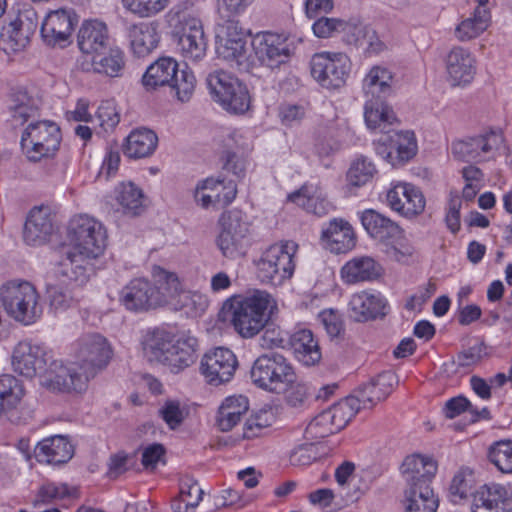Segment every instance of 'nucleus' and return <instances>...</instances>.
<instances>
[{"label": "nucleus", "mask_w": 512, "mask_h": 512, "mask_svg": "<svg viewBox=\"0 0 512 512\" xmlns=\"http://www.w3.org/2000/svg\"><path fill=\"white\" fill-rule=\"evenodd\" d=\"M38 27V16L33 8L19 11L16 18L3 27L0 47L6 53L23 50Z\"/></svg>", "instance_id": "obj_14"}, {"label": "nucleus", "mask_w": 512, "mask_h": 512, "mask_svg": "<svg viewBox=\"0 0 512 512\" xmlns=\"http://www.w3.org/2000/svg\"><path fill=\"white\" fill-rule=\"evenodd\" d=\"M490 12H477L471 17L466 18L455 29V36L459 41L465 42L472 40L482 34L490 25Z\"/></svg>", "instance_id": "obj_48"}, {"label": "nucleus", "mask_w": 512, "mask_h": 512, "mask_svg": "<svg viewBox=\"0 0 512 512\" xmlns=\"http://www.w3.org/2000/svg\"><path fill=\"white\" fill-rule=\"evenodd\" d=\"M165 20L172 33L178 39L195 35L204 34L203 25L200 19L192 16L190 12L182 5H175L165 15Z\"/></svg>", "instance_id": "obj_39"}, {"label": "nucleus", "mask_w": 512, "mask_h": 512, "mask_svg": "<svg viewBox=\"0 0 512 512\" xmlns=\"http://www.w3.org/2000/svg\"><path fill=\"white\" fill-rule=\"evenodd\" d=\"M446 70L453 85L470 83L476 73V60L468 49L453 47L446 56Z\"/></svg>", "instance_id": "obj_25"}, {"label": "nucleus", "mask_w": 512, "mask_h": 512, "mask_svg": "<svg viewBox=\"0 0 512 512\" xmlns=\"http://www.w3.org/2000/svg\"><path fill=\"white\" fill-rule=\"evenodd\" d=\"M310 68L312 77L323 88L335 90L346 84L351 61L345 53L322 52L313 55Z\"/></svg>", "instance_id": "obj_11"}, {"label": "nucleus", "mask_w": 512, "mask_h": 512, "mask_svg": "<svg viewBox=\"0 0 512 512\" xmlns=\"http://www.w3.org/2000/svg\"><path fill=\"white\" fill-rule=\"evenodd\" d=\"M337 432L330 413L326 409L307 425L305 436L310 440H319Z\"/></svg>", "instance_id": "obj_54"}, {"label": "nucleus", "mask_w": 512, "mask_h": 512, "mask_svg": "<svg viewBox=\"0 0 512 512\" xmlns=\"http://www.w3.org/2000/svg\"><path fill=\"white\" fill-rule=\"evenodd\" d=\"M475 484L473 470L468 467L460 468L452 478L449 487V497L455 504L468 498L472 494Z\"/></svg>", "instance_id": "obj_50"}, {"label": "nucleus", "mask_w": 512, "mask_h": 512, "mask_svg": "<svg viewBox=\"0 0 512 512\" xmlns=\"http://www.w3.org/2000/svg\"><path fill=\"white\" fill-rule=\"evenodd\" d=\"M42 384L47 388L60 392H80L85 388L88 375L85 377L74 368L67 367L61 360L51 358L41 374Z\"/></svg>", "instance_id": "obj_18"}, {"label": "nucleus", "mask_w": 512, "mask_h": 512, "mask_svg": "<svg viewBox=\"0 0 512 512\" xmlns=\"http://www.w3.org/2000/svg\"><path fill=\"white\" fill-rule=\"evenodd\" d=\"M253 47L259 62L270 69L280 67L291 56L287 39L279 34L266 32L258 35L253 41Z\"/></svg>", "instance_id": "obj_20"}, {"label": "nucleus", "mask_w": 512, "mask_h": 512, "mask_svg": "<svg viewBox=\"0 0 512 512\" xmlns=\"http://www.w3.org/2000/svg\"><path fill=\"white\" fill-rule=\"evenodd\" d=\"M142 84L147 91L168 86L179 102L186 103L194 93L196 78L187 67L180 70L174 58L160 57L147 67Z\"/></svg>", "instance_id": "obj_2"}, {"label": "nucleus", "mask_w": 512, "mask_h": 512, "mask_svg": "<svg viewBox=\"0 0 512 512\" xmlns=\"http://www.w3.org/2000/svg\"><path fill=\"white\" fill-rule=\"evenodd\" d=\"M370 29V26L361 22L344 21L341 30V34H343L342 39L348 45L362 47L365 45Z\"/></svg>", "instance_id": "obj_58"}, {"label": "nucleus", "mask_w": 512, "mask_h": 512, "mask_svg": "<svg viewBox=\"0 0 512 512\" xmlns=\"http://www.w3.org/2000/svg\"><path fill=\"white\" fill-rule=\"evenodd\" d=\"M485 353V345L482 342L476 343L467 349L460 351L457 358L451 361V366L468 368L478 364Z\"/></svg>", "instance_id": "obj_59"}, {"label": "nucleus", "mask_w": 512, "mask_h": 512, "mask_svg": "<svg viewBox=\"0 0 512 512\" xmlns=\"http://www.w3.org/2000/svg\"><path fill=\"white\" fill-rule=\"evenodd\" d=\"M397 382V375L394 372L384 371L372 379L370 383L359 388L362 392V399L368 402V406L372 408L390 395Z\"/></svg>", "instance_id": "obj_41"}, {"label": "nucleus", "mask_w": 512, "mask_h": 512, "mask_svg": "<svg viewBox=\"0 0 512 512\" xmlns=\"http://www.w3.org/2000/svg\"><path fill=\"white\" fill-rule=\"evenodd\" d=\"M392 80V73L380 66L373 67L364 79V118L370 129L380 128L384 131L387 125L396 120L392 108L385 102L393 92Z\"/></svg>", "instance_id": "obj_1"}, {"label": "nucleus", "mask_w": 512, "mask_h": 512, "mask_svg": "<svg viewBox=\"0 0 512 512\" xmlns=\"http://www.w3.org/2000/svg\"><path fill=\"white\" fill-rule=\"evenodd\" d=\"M77 22L78 17L72 10L52 11L42 22L41 36L47 45L55 46L68 40Z\"/></svg>", "instance_id": "obj_21"}, {"label": "nucleus", "mask_w": 512, "mask_h": 512, "mask_svg": "<svg viewBox=\"0 0 512 512\" xmlns=\"http://www.w3.org/2000/svg\"><path fill=\"white\" fill-rule=\"evenodd\" d=\"M494 137V133L491 132L490 134L456 140L451 145V152L457 160L463 162L477 160L482 153H488L492 150L491 139Z\"/></svg>", "instance_id": "obj_40"}, {"label": "nucleus", "mask_w": 512, "mask_h": 512, "mask_svg": "<svg viewBox=\"0 0 512 512\" xmlns=\"http://www.w3.org/2000/svg\"><path fill=\"white\" fill-rule=\"evenodd\" d=\"M40 100L31 96L26 90H18L11 94L8 103V112L13 127L21 126L30 118L38 114Z\"/></svg>", "instance_id": "obj_37"}, {"label": "nucleus", "mask_w": 512, "mask_h": 512, "mask_svg": "<svg viewBox=\"0 0 512 512\" xmlns=\"http://www.w3.org/2000/svg\"><path fill=\"white\" fill-rule=\"evenodd\" d=\"M387 302L381 294L366 291L354 294L349 302L350 317L356 322L382 318L387 314Z\"/></svg>", "instance_id": "obj_24"}, {"label": "nucleus", "mask_w": 512, "mask_h": 512, "mask_svg": "<svg viewBox=\"0 0 512 512\" xmlns=\"http://www.w3.org/2000/svg\"><path fill=\"white\" fill-rule=\"evenodd\" d=\"M159 414L170 429H176L184 420V412L180 403L175 400H168L160 408Z\"/></svg>", "instance_id": "obj_61"}, {"label": "nucleus", "mask_w": 512, "mask_h": 512, "mask_svg": "<svg viewBox=\"0 0 512 512\" xmlns=\"http://www.w3.org/2000/svg\"><path fill=\"white\" fill-rule=\"evenodd\" d=\"M24 396V388L20 380L11 374L0 375V418L5 417L11 422L14 411Z\"/></svg>", "instance_id": "obj_36"}, {"label": "nucleus", "mask_w": 512, "mask_h": 512, "mask_svg": "<svg viewBox=\"0 0 512 512\" xmlns=\"http://www.w3.org/2000/svg\"><path fill=\"white\" fill-rule=\"evenodd\" d=\"M97 117L104 130L114 129L119 121L120 115L113 101L108 100L101 103L97 110Z\"/></svg>", "instance_id": "obj_62"}, {"label": "nucleus", "mask_w": 512, "mask_h": 512, "mask_svg": "<svg viewBox=\"0 0 512 512\" xmlns=\"http://www.w3.org/2000/svg\"><path fill=\"white\" fill-rule=\"evenodd\" d=\"M154 292L160 296L159 307L167 304L171 299L180 296L182 293L181 283L175 273L168 272L161 267L153 268Z\"/></svg>", "instance_id": "obj_44"}, {"label": "nucleus", "mask_w": 512, "mask_h": 512, "mask_svg": "<svg viewBox=\"0 0 512 512\" xmlns=\"http://www.w3.org/2000/svg\"><path fill=\"white\" fill-rule=\"evenodd\" d=\"M127 35L133 53L137 57H145L157 48L160 35L157 22H141L132 24L127 29Z\"/></svg>", "instance_id": "obj_31"}, {"label": "nucleus", "mask_w": 512, "mask_h": 512, "mask_svg": "<svg viewBox=\"0 0 512 512\" xmlns=\"http://www.w3.org/2000/svg\"><path fill=\"white\" fill-rule=\"evenodd\" d=\"M343 25L342 19L321 16L313 23L312 29L318 38H328L341 33Z\"/></svg>", "instance_id": "obj_60"}, {"label": "nucleus", "mask_w": 512, "mask_h": 512, "mask_svg": "<svg viewBox=\"0 0 512 512\" xmlns=\"http://www.w3.org/2000/svg\"><path fill=\"white\" fill-rule=\"evenodd\" d=\"M288 199L318 217H323L334 209L322 191L313 185L302 186L300 190L290 194Z\"/></svg>", "instance_id": "obj_38"}, {"label": "nucleus", "mask_w": 512, "mask_h": 512, "mask_svg": "<svg viewBox=\"0 0 512 512\" xmlns=\"http://www.w3.org/2000/svg\"><path fill=\"white\" fill-rule=\"evenodd\" d=\"M221 232L217 246L225 257L236 258L244 253L249 224L243 219L241 211L231 210L220 218Z\"/></svg>", "instance_id": "obj_13"}, {"label": "nucleus", "mask_w": 512, "mask_h": 512, "mask_svg": "<svg viewBox=\"0 0 512 512\" xmlns=\"http://www.w3.org/2000/svg\"><path fill=\"white\" fill-rule=\"evenodd\" d=\"M360 219L364 229L375 240L390 244L402 236L403 230L396 222L373 209L365 210Z\"/></svg>", "instance_id": "obj_26"}, {"label": "nucleus", "mask_w": 512, "mask_h": 512, "mask_svg": "<svg viewBox=\"0 0 512 512\" xmlns=\"http://www.w3.org/2000/svg\"><path fill=\"white\" fill-rule=\"evenodd\" d=\"M179 297L181 307L190 309L195 316L201 315L208 307L207 297L199 292L182 291Z\"/></svg>", "instance_id": "obj_64"}, {"label": "nucleus", "mask_w": 512, "mask_h": 512, "mask_svg": "<svg viewBox=\"0 0 512 512\" xmlns=\"http://www.w3.org/2000/svg\"><path fill=\"white\" fill-rule=\"evenodd\" d=\"M182 55L189 60L199 61L206 54L207 42L204 34L190 35L178 39Z\"/></svg>", "instance_id": "obj_56"}, {"label": "nucleus", "mask_w": 512, "mask_h": 512, "mask_svg": "<svg viewBox=\"0 0 512 512\" xmlns=\"http://www.w3.org/2000/svg\"><path fill=\"white\" fill-rule=\"evenodd\" d=\"M52 354L44 347L33 345L30 342H19L12 353L13 370L26 377L33 378L36 375L41 377Z\"/></svg>", "instance_id": "obj_16"}, {"label": "nucleus", "mask_w": 512, "mask_h": 512, "mask_svg": "<svg viewBox=\"0 0 512 512\" xmlns=\"http://www.w3.org/2000/svg\"><path fill=\"white\" fill-rule=\"evenodd\" d=\"M274 307L275 301L268 292L253 291L233 306L232 323L235 330L245 338L255 336L268 321L267 311Z\"/></svg>", "instance_id": "obj_7"}, {"label": "nucleus", "mask_w": 512, "mask_h": 512, "mask_svg": "<svg viewBox=\"0 0 512 512\" xmlns=\"http://www.w3.org/2000/svg\"><path fill=\"white\" fill-rule=\"evenodd\" d=\"M237 366L235 354L228 348L218 347L204 354L200 370L209 384L217 386L229 382Z\"/></svg>", "instance_id": "obj_15"}, {"label": "nucleus", "mask_w": 512, "mask_h": 512, "mask_svg": "<svg viewBox=\"0 0 512 512\" xmlns=\"http://www.w3.org/2000/svg\"><path fill=\"white\" fill-rule=\"evenodd\" d=\"M382 273V266L369 256L355 257L346 262L341 269V277L348 284L374 281Z\"/></svg>", "instance_id": "obj_33"}, {"label": "nucleus", "mask_w": 512, "mask_h": 512, "mask_svg": "<svg viewBox=\"0 0 512 512\" xmlns=\"http://www.w3.org/2000/svg\"><path fill=\"white\" fill-rule=\"evenodd\" d=\"M0 299L6 313L24 325L35 323L43 308L35 287L27 281H8L0 286Z\"/></svg>", "instance_id": "obj_6"}, {"label": "nucleus", "mask_w": 512, "mask_h": 512, "mask_svg": "<svg viewBox=\"0 0 512 512\" xmlns=\"http://www.w3.org/2000/svg\"><path fill=\"white\" fill-rule=\"evenodd\" d=\"M54 232L53 215L48 206L34 207L28 214L23 231L24 241L31 246H41Z\"/></svg>", "instance_id": "obj_23"}, {"label": "nucleus", "mask_w": 512, "mask_h": 512, "mask_svg": "<svg viewBox=\"0 0 512 512\" xmlns=\"http://www.w3.org/2000/svg\"><path fill=\"white\" fill-rule=\"evenodd\" d=\"M297 245L294 242L274 244L266 249L255 262L257 278L266 284L281 285L294 273L293 256Z\"/></svg>", "instance_id": "obj_9"}, {"label": "nucleus", "mask_w": 512, "mask_h": 512, "mask_svg": "<svg viewBox=\"0 0 512 512\" xmlns=\"http://www.w3.org/2000/svg\"><path fill=\"white\" fill-rule=\"evenodd\" d=\"M250 377L258 388L277 394L293 388L296 382V374L291 363L282 354L274 351L256 358Z\"/></svg>", "instance_id": "obj_5"}, {"label": "nucleus", "mask_w": 512, "mask_h": 512, "mask_svg": "<svg viewBox=\"0 0 512 512\" xmlns=\"http://www.w3.org/2000/svg\"><path fill=\"white\" fill-rule=\"evenodd\" d=\"M158 145L156 133L148 128H137L130 132L123 144V153L130 159L151 156Z\"/></svg>", "instance_id": "obj_35"}, {"label": "nucleus", "mask_w": 512, "mask_h": 512, "mask_svg": "<svg viewBox=\"0 0 512 512\" xmlns=\"http://www.w3.org/2000/svg\"><path fill=\"white\" fill-rule=\"evenodd\" d=\"M78 496L79 492L76 487H70L66 483L46 481L39 487L32 505L39 508L44 505H51L58 500L78 498Z\"/></svg>", "instance_id": "obj_45"}, {"label": "nucleus", "mask_w": 512, "mask_h": 512, "mask_svg": "<svg viewBox=\"0 0 512 512\" xmlns=\"http://www.w3.org/2000/svg\"><path fill=\"white\" fill-rule=\"evenodd\" d=\"M62 140L58 124L50 120L31 122L23 131L20 145L22 153L31 162L54 157Z\"/></svg>", "instance_id": "obj_8"}, {"label": "nucleus", "mask_w": 512, "mask_h": 512, "mask_svg": "<svg viewBox=\"0 0 512 512\" xmlns=\"http://www.w3.org/2000/svg\"><path fill=\"white\" fill-rule=\"evenodd\" d=\"M288 343L295 357L305 366H314L321 360L322 354L313 333L309 329H301L288 338Z\"/></svg>", "instance_id": "obj_34"}, {"label": "nucleus", "mask_w": 512, "mask_h": 512, "mask_svg": "<svg viewBox=\"0 0 512 512\" xmlns=\"http://www.w3.org/2000/svg\"><path fill=\"white\" fill-rule=\"evenodd\" d=\"M392 148L396 165H403L417 153V142L412 131L392 130Z\"/></svg>", "instance_id": "obj_49"}, {"label": "nucleus", "mask_w": 512, "mask_h": 512, "mask_svg": "<svg viewBox=\"0 0 512 512\" xmlns=\"http://www.w3.org/2000/svg\"><path fill=\"white\" fill-rule=\"evenodd\" d=\"M488 459L505 474L512 473V440L494 442L488 450Z\"/></svg>", "instance_id": "obj_52"}, {"label": "nucleus", "mask_w": 512, "mask_h": 512, "mask_svg": "<svg viewBox=\"0 0 512 512\" xmlns=\"http://www.w3.org/2000/svg\"><path fill=\"white\" fill-rule=\"evenodd\" d=\"M74 353L79 366L87 375L106 367L113 356L108 340L96 332L81 335L74 344Z\"/></svg>", "instance_id": "obj_12"}, {"label": "nucleus", "mask_w": 512, "mask_h": 512, "mask_svg": "<svg viewBox=\"0 0 512 512\" xmlns=\"http://www.w3.org/2000/svg\"><path fill=\"white\" fill-rule=\"evenodd\" d=\"M401 469L407 488L430 486L437 472V463L429 457L411 455L405 458Z\"/></svg>", "instance_id": "obj_28"}, {"label": "nucleus", "mask_w": 512, "mask_h": 512, "mask_svg": "<svg viewBox=\"0 0 512 512\" xmlns=\"http://www.w3.org/2000/svg\"><path fill=\"white\" fill-rule=\"evenodd\" d=\"M375 173V165L368 158L360 156L351 163L347 172V181L354 187H360L369 182Z\"/></svg>", "instance_id": "obj_53"}, {"label": "nucleus", "mask_w": 512, "mask_h": 512, "mask_svg": "<svg viewBox=\"0 0 512 512\" xmlns=\"http://www.w3.org/2000/svg\"><path fill=\"white\" fill-rule=\"evenodd\" d=\"M77 42L85 54L96 55L107 51L109 36L106 24L98 20H85L79 29Z\"/></svg>", "instance_id": "obj_27"}, {"label": "nucleus", "mask_w": 512, "mask_h": 512, "mask_svg": "<svg viewBox=\"0 0 512 512\" xmlns=\"http://www.w3.org/2000/svg\"><path fill=\"white\" fill-rule=\"evenodd\" d=\"M116 200L122 206L123 213L136 216L143 210V193L132 182L121 183L116 189Z\"/></svg>", "instance_id": "obj_47"}, {"label": "nucleus", "mask_w": 512, "mask_h": 512, "mask_svg": "<svg viewBox=\"0 0 512 512\" xmlns=\"http://www.w3.org/2000/svg\"><path fill=\"white\" fill-rule=\"evenodd\" d=\"M197 346L198 341L195 337L185 333L177 335L164 365L168 366L172 373H179L196 361Z\"/></svg>", "instance_id": "obj_29"}, {"label": "nucleus", "mask_w": 512, "mask_h": 512, "mask_svg": "<svg viewBox=\"0 0 512 512\" xmlns=\"http://www.w3.org/2000/svg\"><path fill=\"white\" fill-rule=\"evenodd\" d=\"M175 338L176 336L160 328L149 332L143 342V349L148 359L164 364Z\"/></svg>", "instance_id": "obj_42"}, {"label": "nucleus", "mask_w": 512, "mask_h": 512, "mask_svg": "<svg viewBox=\"0 0 512 512\" xmlns=\"http://www.w3.org/2000/svg\"><path fill=\"white\" fill-rule=\"evenodd\" d=\"M221 186V176L216 178L209 177L198 182L195 191L194 199L203 208L209 207L215 200H219V187Z\"/></svg>", "instance_id": "obj_55"}, {"label": "nucleus", "mask_w": 512, "mask_h": 512, "mask_svg": "<svg viewBox=\"0 0 512 512\" xmlns=\"http://www.w3.org/2000/svg\"><path fill=\"white\" fill-rule=\"evenodd\" d=\"M472 512H512V492L501 484H484L474 494Z\"/></svg>", "instance_id": "obj_22"}, {"label": "nucleus", "mask_w": 512, "mask_h": 512, "mask_svg": "<svg viewBox=\"0 0 512 512\" xmlns=\"http://www.w3.org/2000/svg\"><path fill=\"white\" fill-rule=\"evenodd\" d=\"M34 456L40 463L59 465L68 462L73 456V447L62 435H55L40 441Z\"/></svg>", "instance_id": "obj_30"}, {"label": "nucleus", "mask_w": 512, "mask_h": 512, "mask_svg": "<svg viewBox=\"0 0 512 512\" xmlns=\"http://www.w3.org/2000/svg\"><path fill=\"white\" fill-rule=\"evenodd\" d=\"M247 38L238 22L227 19L216 34V52L220 58L241 64L246 59Z\"/></svg>", "instance_id": "obj_17"}, {"label": "nucleus", "mask_w": 512, "mask_h": 512, "mask_svg": "<svg viewBox=\"0 0 512 512\" xmlns=\"http://www.w3.org/2000/svg\"><path fill=\"white\" fill-rule=\"evenodd\" d=\"M68 238L73 248L65 258H76L93 268L90 260L100 256L106 246L107 235L101 222L87 215L74 217L69 224Z\"/></svg>", "instance_id": "obj_4"}, {"label": "nucleus", "mask_w": 512, "mask_h": 512, "mask_svg": "<svg viewBox=\"0 0 512 512\" xmlns=\"http://www.w3.org/2000/svg\"><path fill=\"white\" fill-rule=\"evenodd\" d=\"M439 499L431 486H417L405 490V512H436Z\"/></svg>", "instance_id": "obj_43"}, {"label": "nucleus", "mask_w": 512, "mask_h": 512, "mask_svg": "<svg viewBox=\"0 0 512 512\" xmlns=\"http://www.w3.org/2000/svg\"><path fill=\"white\" fill-rule=\"evenodd\" d=\"M172 0H122L123 7L139 18H151L164 11Z\"/></svg>", "instance_id": "obj_51"}, {"label": "nucleus", "mask_w": 512, "mask_h": 512, "mask_svg": "<svg viewBox=\"0 0 512 512\" xmlns=\"http://www.w3.org/2000/svg\"><path fill=\"white\" fill-rule=\"evenodd\" d=\"M160 296L153 290V283L145 278H135L122 288L119 302L129 311L143 312L159 307Z\"/></svg>", "instance_id": "obj_19"}, {"label": "nucleus", "mask_w": 512, "mask_h": 512, "mask_svg": "<svg viewBox=\"0 0 512 512\" xmlns=\"http://www.w3.org/2000/svg\"><path fill=\"white\" fill-rule=\"evenodd\" d=\"M107 50L108 53L104 51L92 56L93 70L110 77H118L124 68V54L118 48L112 49L109 47Z\"/></svg>", "instance_id": "obj_46"}, {"label": "nucleus", "mask_w": 512, "mask_h": 512, "mask_svg": "<svg viewBox=\"0 0 512 512\" xmlns=\"http://www.w3.org/2000/svg\"><path fill=\"white\" fill-rule=\"evenodd\" d=\"M319 319L331 338L340 337L344 332L343 321L337 311L333 309L324 310L319 314Z\"/></svg>", "instance_id": "obj_63"}, {"label": "nucleus", "mask_w": 512, "mask_h": 512, "mask_svg": "<svg viewBox=\"0 0 512 512\" xmlns=\"http://www.w3.org/2000/svg\"><path fill=\"white\" fill-rule=\"evenodd\" d=\"M213 99L232 114H244L249 110L251 98L247 86L238 78L220 71L210 73L206 79Z\"/></svg>", "instance_id": "obj_10"}, {"label": "nucleus", "mask_w": 512, "mask_h": 512, "mask_svg": "<svg viewBox=\"0 0 512 512\" xmlns=\"http://www.w3.org/2000/svg\"><path fill=\"white\" fill-rule=\"evenodd\" d=\"M404 199V217L411 219L423 213L426 200L418 187L407 183V192L405 193Z\"/></svg>", "instance_id": "obj_57"}, {"label": "nucleus", "mask_w": 512, "mask_h": 512, "mask_svg": "<svg viewBox=\"0 0 512 512\" xmlns=\"http://www.w3.org/2000/svg\"><path fill=\"white\" fill-rule=\"evenodd\" d=\"M70 256L60 262L58 269L59 283L47 289L51 308L55 311H64L74 307L83 297L82 286L85 285L93 268Z\"/></svg>", "instance_id": "obj_3"}, {"label": "nucleus", "mask_w": 512, "mask_h": 512, "mask_svg": "<svg viewBox=\"0 0 512 512\" xmlns=\"http://www.w3.org/2000/svg\"><path fill=\"white\" fill-rule=\"evenodd\" d=\"M321 239L327 243L331 252L336 254L350 251L356 244L352 226L343 219H332L322 230Z\"/></svg>", "instance_id": "obj_32"}]
</instances>
